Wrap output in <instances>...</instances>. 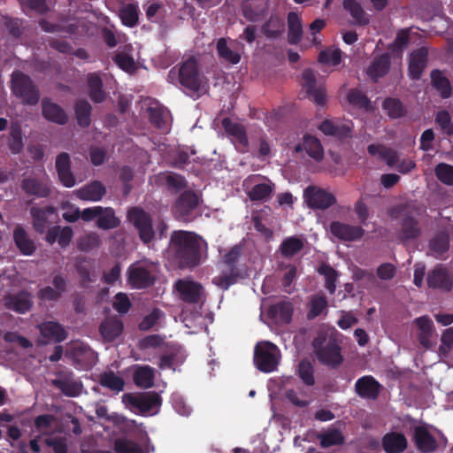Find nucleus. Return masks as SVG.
<instances>
[{"label":"nucleus","instance_id":"nucleus-16","mask_svg":"<svg viewBox=\"0 0 453 453\" xmlns=\"http://www.w3.org/2000/svg\"><path fill=\"white\" fill-rule=\"evenodd\" d=\"M175 288L180 298L187 303H198L203 296V286L193 280H179L175 283Z\"/></svg>","mask_w":453,"mask_h":453},{"label":"nucleus","instance_id":"nucleus-10","mask_svg":"<svg viewBox=\"0 0 453 453\" xmlns=\"http://www.w3.org/2000/svg\"><path fill=\"white\" fill-rule=\"evenodd\" d=\"M123 403L138 410L141 414L158 409L162 404L161 396L155 391H150L137 395L130 393L124 394Z\"/></svg>","mask_w":453,"mask_h":453},{"label":"nucleus","instance_id":"nucleus-57","mask_svg":"<svg viewBox=\"0 0 453 453\" xmlns=\"http://www.w3.org/2000/svg\"><path fill=\"white\" fill-rule=\"evenodd\" d=\"M434 174L441 183L453 186V165L439 163L434 167Z\"/></svg>","mask_w":453,"mask_h":453},{"label":"nucleus","instance_id":"nucleus-42","mask_svg":"<svg viewBox=\"0 0 453 453\" xmlns=\"http://www.w3.org/2000/svg\"><path fill=\"white\" fill-rule=\"evenodd\" d=\"M92 106L85 99H79L74 104L77 123L81 127H88L91 123Z\"/></svg>","mask_w":453,"mask_h":453},{"label":"nucleus","instance_id":"nucleus-25","mask_svg":"<svg viewBox=\"0 0 453 453\" xmlns=\"http://www.w3.org/2000/svg\"><path fill=\"white\" fill-rule=\"evenodd\" d=\"M76 196L83 201L99 202L106 194V188L100 180H93L75 191Z\"/></svg>","mask_w":453,"mask_h":453},{"label":"nucleus","instance_id":"nucleus-40","mask_svg":"<svg viewBox=\"0 0 453 453\" xmlns=\"http://www.w3.org/2000/svg\"><path fill=\"white\" fill-rule=\"evenodd\" d=\"M317 438L319 440V445L323 449L344 443V436L337 428H328L326 432L318 434Z\"/></svg>","mask_w":453,"mask_h":453},{"label":"nucleus","instance_id":"nucleus-2","mask_svg":"<svg viewBox=\"0 0 453 453\" xmlns=\"http://www.w3.org/2000/svg\"><path fill=\"white\" fill-rule=\"evenodd\" d=\"M178 77L180 85L197 96L208 90V80L201 73L198 63L193 57L180 65Z\"/></svg>","mask_w":453,"mask_h":453},{"label":"nucleus","instance_id":"nucleus-8","mask_svg":"<svg viewBox=\"0 0 453 453\" xmlns=\"http://www.w3.org/2000/svg\"><path fill=\"white\" fill-rule=\"evenodd\" d=\"M127 219L138 233L144 244L150 243L155 237L150 214L139 207H133L127 211Z\"/></svg>","mask_w":453,"mask_h":453},{"label":"nucleus","instance_id":"nucleus-51","mask_svg":"<svg viewBox=\"0 0 453 453\" xmlns=\"http://www.w3.org/2000/svg\"><path fill=\"white\" fill-rule=\"evenodd\" d=\"M150 122L157 129L167 131L168 127L165 118L167 116L166 111L162 107H149L148 108Z\"/></svg>","mask_w":453,"mask_h":453},{"label":"nucleus","instance_id":"nucleus-61","mask_svg":"<svg viewBox=\"0 0 453 453\" xmlns=\"http://www.w3.org/2000/svg\"><path fill=\"white\" fill-rule=\"evenodd\" d=\"M342 60V51L340 50H326L319 54V61L323 64L337 65Z\"/></svg>","mask_w":453,"mask_h":453},{"label":"nucleus","instance_id":"nucleus-32","mask_svg":"<svg viewBox=\"0 0 453 453\" xmlns=\"http://www.w3.org/2000/svg\"><path fill=\"white\" fill-rule=\"evenodd\" d=\"M155 370L150 365H137L133 373V381L140 388L147 389L154 386Z\"/></svg>","mask_w":453,"mask_h":453},{"label":"nucleus","instance_id":"nucleus-6","mask_svg":"<svg viewBox=\"0 0 453 453\" xmlns=\"http://www.w3.org/2000/svg\"><path fill=\"white\" fill-rule=\"evenodd\" d=\"M325 341V337L321 338L319 336L315 338L312 342L317 358L321 364L331 368H336L343 361V357L341 353L342 349L334 338H330L326 345H323Z\"/></svg>","mask_w":453,"mask_h":453},{"label":"nucleus","instance_id":"nucleus-41","mask_svg":"<svg viewBox=\"0 0 453 453\" xmlns=\"http://www.w3.org/2000/svg\"><path fill=\"white\" fill-rule=\"evenodd\" d=\"M343 8L349 12L354 23L358 26L369 24V16L365 12L360 4L356 0H344Z\"/></svg>","mask_w":453,"mask_h":453},{"label":"nucleus","instance_id":"nucleus-26","mask_svg":"<svg viewBox=\"0 0 453 453\" xmlns=\"http://www.w3.org/2000/svg\"><path fill=\"white\" fill-rule=\"evenodd\" d=\"M56 210L52 206L45 208L33 206L30 208V214L32 217V224L34 229L39 233L43 234L49 228L50 216L53 215Z\"/></svg>","mask_w":453,"mask_h":453},{"label":"nucleus","instance_id":"nucleus-13","mask_svg":"<svg viewBox=\"0 0 453 453\" xmlns=\"http://www.w3.org/2000/svg\"><path fill=\"white\" fill-rule=\"evenodd\" d=\"M329 231L335 238L342 242H356L365 234V230L360 226L349 225L341 221L331 222Z\"/></svg>","mask_w":453,"mask_h":453},{"label":"nucleus","instance_id":"nucleus-53","mask_svg":"<svg viewBox=\"0 0 453 453\" xmlns=\"http://www.w3.org/2000/svg\"><path fill=\"white\" fill-rule=\"evenodd\" d=\"M297 374L305 385L311 387L315 384L314 368L308 359L304 358L299 362Z\"/></svg>","mask_w":453,"mask_h":453},{"label":"nucleus","instance_id":"nucleus-63","mask_svg":"<svg viewBox=\"0 0 453 453\" xmlns=\"http://www.w3.org/2000/svg\"><path fill=\"white\" fill-rule=\"evenodd\" d=\"M45 444L52 448L54 453H68L66 439L65 437L47 438Z\"/></svg>","mask_w":453,"mask_h":453},{"label":"nucleus","instance_id":"nucleus-38","mask_svg":"<svg viewBox=\"0 0 453 453\" xmlns=\"http://www.w3.org/2000/svg\"><path fill=\"white\" fill-rule=\"evenodd\" d=\"M431 83L433 87L440 92V96L443 98H449L452 94V87L449 80L443 75L439 69H434L430 73Z\"/></svg>","mask_w":453,"mask_h":453},{"label":"nucleus","instance_id":"nucleus-58","mask_svg":"<svg viewBox=\"0 0 453 453\" xmlns=\"http://www.w3.org/2000/svg\"><path fill=\"white\" fill-rule=\"evenodd\" d=\"M347 98L350 104L357 108L368 110L371 107L370 99L359 89H351Z\"/></svg>","mask_w":453,"mask_h":453},{"label":"nucleus","instance_id":"nucleus-64","mask_svg":"<svg viewBox=\"0 0 453 453\" xmlns=\"http://www.w3.org/2000/svg\"><path fill=\"white\" fill-rule=\"evenodd\" d=\"M113 308L120 314L128 312L131 308V302L128 296L124 293H118L115 296Z\"/></svg>","mask_w":453,"mask_h":453},{"label":"nucleus","instance_id":"nucleus-17","mask_svg":"<svg viewBox=\"0 0 453 453\" xmlns=\"http://www.w3.org/2000/svg\"><path fill=\"white\" fill-rule=\"evenodd\" d=\"M20 188L28 196L35 198H46L50 195L51 189L49 179L27 177L21 180Z\"/></svg>","mask_w":453,"mask_h":453},{"label":"nucleus","instance_id":"nucleus-29","mask_svg":"<svg viewBox=\"0 0 453 453\" xmlns=\"http://www.w3.org/2000/svg\"><path fill=\"white\" fill-rule=\"evenodd\" d=\"M285 30V21L278 15H271L261 27L263 35L268 40L280 39L284 35Z\"/></svg>","mask_w":453,"mask_h":453},{"label":"nucleus","instance_id":"nucleus-4","mask_svg":"<svg viewBox=\"0 0 453 453\" xmlns=\"http://www.w3.org/2000/svg\"><path fill=\"white\" fill-rule=\"evenodd\" d=\"M279 348L270 342H258L254 349V364L263 372L269 373L277 369L280 359Z\"/></svg>","mask_w":453,"mask_h":453},{"label":"nucleus","instance_id":"nucleus-59","mask_svg":"<svg viewBox=\"0 0 453 453\" xmlns=\"http://www.w3.org/2000/svg\"><path fill=\"white\" fill-rule=\"evenodd\" d=\"M8 145L13 154L21 152L23 149V140L20 127H12Z\"/></svg>","mask_w":453,"mask_h":453},{"label":"nucleus","instance_id":"nucleus-54","mask_svg":"<svg viewBox=\"0 0 453 453\" xmlns=\"http://www.w3.org/2000/svg\"><path fill=\"white\" fill-rule=\"evenodd\" d=\"M434 121L444 134L448 136L453 135V121L448 111L441 110L437 111Z\"/></svg>","mask_w":453,"mask_h":453},{"label":"nucleus","instance_id":"nucleus-43","mask_svg":"<svg viewBox=\"0 0 453 453\" xmlns=\"http://www.w3.org/2000/svg\"><path fill=\"white\" fill-rule=\"evenodd\" d=\"M429 250L436 257L444 255L449 249V235L446 232L437 233L429 241Z\"/></svg>","mask_w":453,"mask_h":453},{"label":"nucleus","instance_id":"nucleus-50","mask_svg":"<svg viewBox=\"0 0 453 453\" xmlns=\"http://www.w3.org/2000/svg\"><path fill=\"white\" fill-rule=\"evenodd\" d=\"M75 269L81 278V286L82 288H87L88 284L96 281V275L92 271V267L86 264L85 259L77 261L75 264Z\"/></svg>","mask_w":453,"mask_h":453},{"label":"nucleus","instance_id":"nucleus-18","mask_svg":"<svg viewBox=\"0 0 453 453\" xmlns=\"http://www.w3.org/2000/svg\"><path fill=\"white\" fill-rule=\"evenodd\" d=\"M428 63V49L421 46L410 54L408 75L413 81L421 78Z\"/></svg>","mask_w":453,"mask_h":453},{"label":"nucleus","instance_id":"nucleus-62","mask_svg":"<svg viewBox=\"0 0 453 453\" xmlns=\"http://www.w3.org/2000/svg\"><path fill=\"white\" fill-rule=\"evenodd\" d=\"M161 316L159 309H154L149 315L145 316L139 324V329L142 331H148L152 328Z\"/></svg>","mask_w":453,"mask_h":453},{"label":"nucleus","instance_id":"nucleus-20","mask_svg":"<svg viewBox=\"0 0 453 453\" xmlns=\"http://www.w3.org/2000/svg\"><path fill=\"white\" fill-rule=\"evenodd\" d=\"M390 67L391 57L385 52L372 58L366 69V74L372 82H378L389 73Z\"/></svg>","mask_w":453,"mask_h":453},{"label":"nucleus","instance_id":"nucleus-37","mask_svg":"<svg viewBox=\"0 0 453 453\" xmlns=\"http://www.w3.org/2000/svg\"><path fill=\"white\" fill-rule=\"evenodd\" d=\"M304 247V241L299 236L285 238L280 245L279 250L285 258H290L298 254Z\"/></svg>","mask_w":453,"mask_h":453},{"label":"nucleus","instance_id":"nucleus-12","mask_svg":"<svg viewBox=\"0 0 453 453\" xmlns=\"http://www.w3.org/2000/svg\"><path fill=\"white\" fill-rule=\"evenodd\" d=\"M383 386L372 375H365L355 383V392L362 399L375 401L378 399Z\"/></svg>","mask_w":453,"mask_h":453},{"label":"nucleus","instance_id":"nucleus-36","mask_svg":"<svg viewBox=\"0 0 453 453\" xmlns=\"http://www.w3.org/2000/svg\"><path fill=\"white\" fill-rule=\"evenodd\" d=\"M88 96L94 103H102L106 98V93L103 89V81L99 73L88 74Z\"/></svg>","mask_w":453,"mask_h":453},{"label":"nucleus","instance_id":"nucleus-1","mask_svg":"<svg viewBox=\"0 0 453 453\" xmlns=\"http://www.w3.org/2000/svg\"><path fill=\"white\" fill-rule=\"evenodd\" d=\"M205 241L195 232L175 230L171 234L169 254L180 269H191L201 263Z\"/></svg>","mask_w":453,"mask_h":453},{"label":"nucleus","instance_id":"nucleus-3","mask_svg":"<svg viewBox=\"0 0 453 453\" xmlns=\"http://www.w3.org/2000/svg\"><path fill=\"white\" fill-rule=\"evenodd\" d=\"M12 93L25 105L34 106L40 101L38 87L27 74L15 71L11 75Z\"/></svg>","mask_w":453,"mask_h":453},{"label":"nucleus","instance_id":"nucleus-7","mask_svg":"<svg viewBox=\"0 0 453 453\" xmlns=\"http://www.w3.org/2000/svg\"><path fill=\"white\" fill-rule=\"evenodd\" d=\"M199 202L200 198L196 192L192 190L182 192L173 206L174 218L185 223L193 221L198 215L196 211Z\"/></svg>","mask_w":453,"mask_h":453},{"label":"nucleus","instance_id":"nucleus-60","mask_svg":"<svg viewBox=\"0 0 453 453\" xmlns=\"http://www.w3.org/2000/svg\"><path fill=\"white\" fill-rule=\"evenodd\" d=\"M116 453H142L141 446L133 441L117 439L114 443Z\"/></svg>","mask_w":453,"mask_h":453},{"label":"nucleus","instance_id":"nucleus-56","mask_svg":"<svg viewBox=\"0 0 453 453\" xmlns=\"http://www.w3.org/2000/svg\"><path fill=\"white\" fill-rule=\"evenodd\" d=\"M101 244V239L96 233H89L81 236L78 242L77 248L81 251L88 252L96 248H98Z\"/></svg>","mask_w":453,"mask_h":453},{"label":"nucleus","instance_id":"nucleus-15","mask_svg":"<svg viewBox=\"0 0 453 453\" xmlns=\"http://www.w3.org/2000/svg\"><path fill=\"white\" fill-rule=\"evenodd\" d=\"M303 88L305 89L309 98L317 105L323 106L326 104V89L322 86H317V80L314 72L307 68L302 73Z\"/></svg>","mask_w":453,"mask_h":453},{"label":"nucleus","instance_id":"nucleus-49","mask_svg":"<svg viewBox=\"0 0 453 453\" xmlns=\"http://www.w3.org/2000/svg\"><path fill=\"white\" fill-rule=\"evenodd\" d=\"M318 273L325 277V287L327 291L331 295L334 294L338 278L337 271L334 270L330 265L324 263L318 268Z\"/></svg>","mask_w":453,"mask_h":453},{"label":"nucleus","instance_id":"nucleus-55","mask_svg":"<svg viewBox=\"0 0 453 453\" xmlns=\"http://www.w3.org/2000/svg\"><path fill=\"white\" fill-rule=\"evenodd\" d=\"M319 128L326 135L348 136L350 133L349 128L344 126H336L329 119L323 120Z\"/></svg>","mask_w":453,"mask_h":453},{"label":"nucleus","instance_id":"nucleus-45","mask_svg":"<svg viewBox=\"0 0 453 453\" xmlns=\"http://www.w3.org/2000/svg\"><path fill=\"white\" fill-rule=\"evenodd\" d=\"M303 148L306 153L314 160L319 162L323 159L324 150L318 138L312 135H305L303 138Z\"/></svg>","mask_w":453,"mask_h":453},{"label":"nucleus","instance_id":"nucleus-28","mask_svg":"<svg viewBox=\"0 0 453 453\" xmlns=\"http://www.w3.org/2000/svg\"><path fill=\"white\" fill-rule=\"evenodd\" d=\"M13 241L20 254L24 256H31L36 250L35 242L29 237L27 232L21 225L15 226Z\"/></svg>","mask_w":453,"mask_h":453},{"label":"nucleus","instance_id":"nucleus-5","mask_svg":"<svg viewBox=\"0 0 453 453\" xmlns=\"http://www.w3.org/2000/svg\"><path fill=\"white\" fill-rule=\"evenodd\" d=\"M127 282L136 289H144L151 287L157 280L155 265L148 262H135L127 268Z\"/></svg>","mask_w":453,"mask_h":453},{"label":"nucleus","instance_id":"nucleus-31","mask_svg":"<svg viewBox=\"0 0 453 453\" xmlns=\"http://www.w3.org/2000/svg\"><path fill=\"white\" fill-rule=\"evenodd\" d=\"M123 328L121 320L109 318L101 323L99 331L105 342H111L122 334Z\"/></svg>","mask_w":453,"mask_h":453},{"label":"nucleus","instance_id":"nucleus-21","mask_svg":"<svg viewBox=\"0 0 453 453\" xmlns=\"http://www.w3.org/2000/svg\"><path fill=\"white\" fill-rule=\"evenodd\" d=\"M33 303V296L24 290L4 297L5 308L19 314L27 312L32 308Z\"/></svg>","mask_w":453,"mask_h":453},{"label":"nucleus","instance_id":"nucleus-9","mask_svg":"<svg viewBox=\"0 0 453 453\" xmlns=\"http://www.w3.org/2000/svg\"><path fill=\"white\" fill-rule=\"evenodd\" d=\"M398 212L402 218L400 239L402 242L414 240L419 237L421 230L418 220L413 216L415 210L412 203H404L400 205Z\"/></svg>","mask_w":453,"mask_h":453},{"label":"nucleus","instance_id":"nucleus-19","mask_svg":"<svg viewBox=\"0 0 453 453\" xmlns=\"http://www.w3.org/2000/svg\"><path fill=\"white\" fill-rule=\"evenodd\" d=\"M55 167L63 186L72 188L76 184L74 174L72 172L71 157L67 152H61L57 156Z\"/></svg>","mask_w":453,"mask_h":453},{"label":"nucleus","instance_id":"nucleus-33","mask_svg":"<svg viewBox=\"0 0 453 453\" xmlns=\"http://www.w3.org/2000/svg\"><path fill=\"white\" fill-rule=\"evenodd\" d=\"M41 334L55 342H62L67 337V333L58 322L46 321L39 326Z\"/></svg>","mask_w":453,"mask_h":453},{"label":"nucleus","instance_id":"nucleus-11","mask_svg":"<svg viewBox=\"0 0 453 453\" xmlns=\"http://www.w3.org/2000/svg\"><path fill=\"white\" fill-rule=\"evenodd\" d=\"M304 198L311 209L326 210L336 203L334 194L315 186H310L304 190Z\"/></svg>","mask_w":453,"mask_h":453},{"label":"nucleus","instance_id":"nucleus-35","mask_svg":"<svg viewBox=\"0 0 453 453\" xmlns=\"http://www.w3.org/2000/svg\"><path fill=\"white\" fill-rule=\"evenodd\" d=\"M288 41L290 44H298L303 36V25L301 18L296 12H290L288 14Z\"/></svg>","mask_w":453,"mask_h":453},{"label":"nucleus","instance_id":"nucleus-22","mask_svg":"<svg viewBox=\"0 0 453 453\" xmlns=\"http://www.w3.org/2000/svg\"><path fill=\"white\" fill-rule=\"evenodd\" d=\"M42 115L52 123L65 125L68 122V115L65 111L58 104L52 102L50 97L42 99Z\"/></svg>","mask_w":453,"mask_h":453},{"label":"nucleus","instance_id":"nucleus-34","mask_svg":"<svg viewBox=\"0 0 453 453\" xmlns=\"http://www.w3.org/2000/svg\"><path fill=\"white\" fill-rule=\"evenodd\" d=\"M367 151L371 156H379L389 166L396 165L399 162L397 151L384 144H370L367 147Z\"/></svg>","mask_w":453,"mask_h":453},{"label":"nucleus","instance_id":"nucleus-30","mask_svg":"<svg viewBox=\"0 0 453 453\" xmlns=\"http://www.w3.org/2000/svg\"><path fill=\"white\" fill-rule=\"evenodd\" d=\"M382 447L387 453H402L408 446L404 434L390 432L382 437Z\"/></svg>","mask_w":453,"mask_h":453},{"label":"nucleus","instance_id":"nucleus-23","mask_svg":"<svg viewBox=\"0 0 453 453\" xmlns=\"http://www.w3.org/2000/svg\"><path fill=\"white\" fill-rule=\"evenodd\" d=\"M294 304L289 300H281L271 305L268 314L277 324L288 325L292 321Z\"/></svg>","mask_w":453,"mask_h":453},{"label":"nucleus","instance_id":"nucleus-44","mask_svg":"<svg viewBox=\"0 0 453 453\" xmlns=\"http://www.w3.org/2000/svg\"><path fill=\"white\" fill-rule=\"evenodd\" d=\"M216 50L218 56L220 59L232 65H236L241 60L239 52L231 50L227 46L226 39L224 37L219 38L216 43Z\"/></svg>","mask_w":453,"mask_h":453},{"label":"nucleus","instance_id":"nucleus-52","mask_svg":"<svg viewBox=\"0 0 453 453\" xmlns=\"http://www.w3.org/2000/svg\"><path fill=\"white\" fill-rule=\"evenodd\" d=\"M138 6L134 4H128L119 11V17L122 23L129 27L138 23Z\"/></svg>","mask_w":453,"mask_h":453},{"label":"nucleus","instance_id":"nucleus-48","mask_svg":"<svg viewBox=\"0 0 453 453\" xmlns=\"http://www.w3.org/2000/svg\"><path fill=\"white\" fill-rule=\"evenodd\" d=\"M327 307V300L324 295L312 296L309 303V310L307 312L308 319H314L320 316Z\"/></svg>","mask_w":453,"mask_h":453},{"label":"nucleus","instance_id":"nucleus-27","mask_svg":"<svg viewBox=\"0 0 453 453\" xmlns=\"http://www.w3.org/2000/svg\"><path fill=\"white\" fill-rule=\"evenodd\" d=\"M262 178L261 175H256L253 177L254 180ZM265 179V177H263ZM266 182L264 183H256L253 187L250 188L247 192V195L250 201L252 202H265L268 201L274 191V183H273L269 179H266Z\"/></svg>","mask_w":453,"mask_h":453},{"label":"nucleus","instance_id":"nucleus-46","mask_svg":"<svg viewBox=\"0 0 453 453\" xmlns=\"http://www.w3.org/2000/svg\"><path fill=\"white\" fill-rule=\"evenodd\" d=\"M99 382L102 387L116 393L123 391L125 387L124 380L111 371L101 374Z\"/></svg>","mask_w":453,"mask_h":453},{"label":"nucleus","instance_id":"nucleus-39","mask_svg":"<svg viewBox=\"0 0 453 453\" xmlns=\"http://www.w3.org/2000/svg\"><path fill=\"white\" fill-rule=\"evenodd\" d=\"M120 225V219L116 216L111 207H103V211L97 217L96 226L103 230L117 228Z\"/></svg>","mask_w":453,"mask_h":453},{"label":"nucleus","instance_id":"nucleus-14","mask_svg":"<svg viewBox=\"0 0 453 453\" xmlns=\"http://www.w3.org/2000/svg\"><path fill=\"white\" fill-rule=\"evenodd\" d=\"M427 286L430 288L449 292L453 288V279L448 269L442 265H437L429 271L426 276Z\"/></svg>","mask_w":453,"mask_h":453},{"label":"nucleus","instance_id":"nucleus-24","mask_svg":"<svg viewBox=\"0 0 453 453\" xmlns=\"http://www.w3.org/2000/svg\"><path fill=\"white\" fill-rule=\"evenodd\" d=\"M413 440L417 449L421 453H434L438 448L435 438L423 426H418L414 428Z\"/></svg>","mask_w":453,"mask_h":453},{"label":"nucleus","instance_id":"nucleus-47","mask_svg":"<svg viewBox=\"0 0 453 453\" xmlns=\"http://www.w3.org/2000/svg\"><path fill=\"white\" fill-rule=\"evenodd\" d=\"M382 108L390 119H399L405 115L406 110L403 103L394 97H387L382 103Z\"/></svg>","mask_w":453,"mask_h":453}]
</instances>
